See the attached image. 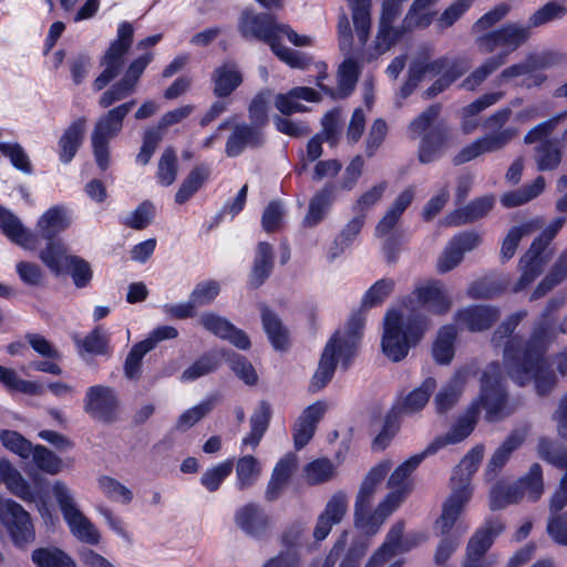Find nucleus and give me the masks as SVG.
I'll return each instance as SVG.
<instances>
[{"mask_svg":"<svg viewBox=\"0 0 567 567\" xmlns=\"http://www.w3.org/2000/svg\"><path fill=\"white\" fill-rule=\"evenodd\" d=\"M564 305V297L549 299L534 322L529 340L526 342L518 337H512L519 322L527 317L526 310L511 315L493 334V342L496 346L508 339L504 348V363L511 379L519 385L535 382L536 391L540 395L548 393L556 384L555 374L545 364L544 353L559 334L555 321Z\"/></svg>","mask_w":567,"mask_h":567,"instance_id":"f257e3e1","label":"nucleus"},{"mask_svg":"<svg viewBox=\"0 0 567 567\" xmlns=\"http://www.w3.org/2000/svg\"><path fill=\"white\" fill-rule=\"evenodd\" d=\"M351 11L354 35L348 16L342 12L339 17L337 30L339 49L344 55L338 78L339 87L348 94L355 86L360 74L359 58L364 56V48L370 39L372 27V0H346Z\"/></svg>","mask_w":567,"mask_h":567,"instance_id":"f03ea898","label":"nucleus"},{"mask_svg":"<svg viewBox=\"0 0 567 567\" xmlns=\"http://www.w3.org/2000/svg\"><path fill=\"white\" fill-rule=\"evenodd\" d=\"M430 328V320L419 311L393 309L386 312L383 321L381 348L392 362L402 361L410 349L415 347Z\"/></svg>","mask_w":567,"mask_h":567,"instance_id":"7ed1b4c3","label":"nucleus"},{"mask_svg":"<svg viewBox=\"0 0 567 567\" xmlns=\"http://www.w3.org/2000/svg\"><path fill=\"white\" fill-rule=\"evenodd\" d=\"M363 326L364 319L361 316H353L344 330L336 331L330 338L311 379L310 390L312 392L320 391L330 382L339 361L343 368L349 367L352 358L357 354Z\"/></svg>","mask_w":567,"mask_h":567,"instance_id":"20e7f679","label":"nucleus"},{"mask_svg":"<svg viewBox=\"0 0 567 567\" xmlns=\"http://www.w3.org/2000/svg\"><path fill=\"white\" fill-rule=\"evenodd\" d=\"M484 456V446L473 447L454 468L451 476V494L443 503L442 514L436 520V527L442 534H447L473 496L472 476L476 473Z\"/></svg>","mask_w":567,"mask_h":567,"instance_id":"39448f33","label":"nucleus"},{"mask_svg":"<svg viewBox=\"0 0 567 567\" xmlns=\"http://www.w3.org/2000/svg\"><path fill=\"white\" fill-rule=\"evenodd\" d=\"M279 24L270 13H255L246 10L241 13L239 30L245 38H255L267 43L274 54L290 68L306 69L310 64V58L278 42Z\"/></svg>","mask_w":567,"mask_h":567,"instance_id":"423d86ee","label":"nucleus"},{"mask_svg":"<svg viewBox=\"0 0 567 567\" xmlns=\"http://www.w3.org/2000/svg\"><path fill=\"white\" fill-rule=\"evenodd\" d=\"M512 110L501 109L488 116L484 122V127L492 131L471 144L463 147L454 157V165H462L485 153L497 152L504 148L517 135V130L511 126L503 127L509 120Z\"/></svg>","mask_w":567,"mask_h":567,"instance_id":"0eeeda50","label":"nucleus"},{"mask_svg":"<svg viewBox=\"0 0 567 567\" xmlns=\"http://www.w3.org/2000/svg\"><path fill=\"white\" fill-rule=\"evenodd\" d=\"M565 224L564 217H558L537 237L529 249L519 259L520 276L513 287L518 292L528 287L544 270L553 258L554 251L549 243Z\"/></svg>","mask_w":567,"mask_h":567,"instance_id":"6e6552de","label":"nucleus"},{"mask_svg":"<svg viewBox=\"0 0 567 567\" xmlns=\"http://www.w3.org/2000/svg\"><path fill=\"white\" fill-rule=\"evenodd\" d=\"M473 403L485 411L488 422H497L514 411L509 405L507 393L503 385V372L498 363L486 367L481 379V392Z\"/></svg>","mask_w":567,"mask_h":567,"instance_id":"1a4fd4ad","label":"nucleus"},{"mask_svg":"<svg viewBox=\"0 0 567 567\" xmlns=\"http://www.w3.org/2000/svg\"><path fill=\"white\" fill-rule=\"evenodd\" d=\"M135 105V100L120 104L99 117L91 134L93 154L97 166L105 171L110 165L109 143L123 128V121Z\"/></svg>","mask_w":567,"mask_h":567,"instance_id":"9d476101","label":"nucleus"},{"mask_svg":"<svg viewBox=\"0 0 567 567\" xmlns=\"http://www.w3.org/2000/svg\"><path fill=\"white\" fill-rule=\"evenodd\" d=\"M565 61V55L558 52L529 54L525 60L504 69L496 78V82L502 85L516 78L525 76L523 84L526 87L540 86L547 76L538 71L560 65Z\"/></svg>","mask_w":567,"mask_h":567,"instance_id":"9b49d317","label":"nucleus"},{"mask_svg":"<svg viewBox=\"0 0 567 567\" xmlns=\"http://www.w3.org/2000/svg\"><path fill=\"white\" fill-rule=\"evenodd\" d=\"M134 29L128 22H122L117 29V35L111 42L109 49L101 59L103 71L93 81L94 91H101L106 87L121 73L124 65V55L130 50L133 42Z\"/></svg>","mask_w":567,"mask_h":567,"instance_id":"f8f14e48","label":"nucleus"},{"mask_svg":"<svg viewBox=\"0 0 567 567\" xmlns=\"http://www.w3.org/2000/svg\"><path fill=\"white\" fill-rule=\"evenodd\" d=\"M53 495L60 506L62 515L71 533L81 542L95 545L100 542V534L94 525L78 508L73 494L63 482H55Z\"/></svg>","mask_w":567,"mask_h":567,"instance_id":"ddd939ff","label":"nucleus"},{"mask_svg":"<svg viewBox=\"0 0 567 567\" xmlns=\"http://www.w3.org/2000/svg\"><path fill=\"white\" fill-rule=\"evenodd\" d=\"M0 522L17 547L24 548L34 542L31 516L19 503L0 497Z\"/></svg>","mask_w":567,"mask_h":567,"instance_id":"4468645a","label":"nucleus"},{"mask_svg":"<svg viewBox=\"0 0 567 567\" xmlns=\"http://www.w3.org/2000/svg\"><path fill=\"white\" fill-rule=\"evenodd\" d=\"M504 528L499 519L486 520L470 538L462 567H492L494 561L486 556V553Z\"/></svg>","mask_w":567,"mask_h":567,"instance_id":"2eb2a0df","label":"nucleus"},{"mask_svg":"<svg viewBox=\"0 0 567 567\" xmlns=\"http://www.w3.org/2000/svg\"><path fill=\"white\" fill-rule=\"evenodd\" d=\"M400 506V495L388 494L379 505L372 509L371 505L354 506L353 524L367 536L375 535L386 518Z\"/></svg>","mask_w":567,"mask_h":567,"instance_id":"dca6fc26","label":"nucleus"},{"mask_svg":"<svg viewBox=\"0 0 567 567\" xmlns=\"http://www.w3.org/2000/svg\"><path fill=\"white\" fill-rule=\"evenodd\" d=\"M118 399L113 388L103 384L89 386L84 399L83 410L92 419L110 423L116 417Z\"/></svg>","mask_w":567,"mask_h":567,"instance_id":"f3484780","label":"nucleus"},{"mask_svg":"<svg viewBox=\"0 0 567 567\" xmlns=\"http://www.w3.org/2000/svg\"><path fill=\"white\" fill-rule=\"evenodd\" d=\"M349 512V495L339 489L330 495L323 511L319 514L312 536L316 542H322L331 533L334 525L342 523Z\"/></svg>","mask_w":567,"mask_h":567,"instance_id":"a211bd4d","label":"nucleus"},{"mask_svg":"<svg viewBox=\"0 0 567 567\" xmlns=\"http://www.w3.org/2000/svg\"><path fill=\"white\" fill-rule=\"evenodd\" d=\"M529 37V28L519 24H505L503 28L486 33L477 39V45L482 53H491L497 48H506V56L515 51Z\"/></svg>","mask_w":567,"mask_h":567,"instance_id":"6ab92c4d","label":"nucleus"},{"mask_svg":"<svg viewBox=\"0 0 567 567\" xmlns=\"http://www.w3.org/2000/svg\"><path fill=\"white\" fill-rule=\"evenodd\" d=\"M481 243L482 237L475 231H465L455 235L439 256L436 270L440 274L451 271L462 262L465 252L474 250Z\"/></svg>","mask_w":567,"mask_h":567,"instance_id":"aec40b11","label":"nucleus"},{"mask_svg":"<svg viewBox=\"0 0 567 567\" xmlns=\"http://www.w3.org/2000/svg\"><path fill=\"white\" fill-rule=\"evenodd\" d=\"M198 322L205 330L220 339L228 340L240 350L250 348V340L245 331L236 328L228 319L215 312L203 313Z\"/></svg>","mask_w":567,"mask_h":567,"instance_id":"412c9836","label":"nucleus"},{"mask_svg":"<svg viewBox=\"0 0 567 567\" xmlns=\"http://www.w3.org/2000/svg\"><path fill=\"white\" fill-rule=\"evenodd\" d=\"M477 417V403H472L464 415L455 422L446 434L436 437L430 445H427L426 453L434 454L450 444H456L465 440L474 430Z\"/></svg>","mask_w":567,"mask_h":567,"instance_id":"4be33fe9","label":"nucleus"},{"mask_svg":"<svg viewBox=\"0 0 567 567\" xmlns=\"http://www.w3.org/2000/svg\"><path fill=\"white\" fill-rule=\"evenodd\" d=\"M446 65V58L431 61L426 52L420 53L409 68L408 80L401 87L400 95L408 97L426 75H437Z\"/></svg>","mask_w":567,"mask_h":567,"instance_id":"5701e85b","label":"nucleus"},{"mask_svg":"<svg viewBox=\"0 0 567 567\" xmlns=\"http://www.w3.org/2000/svg\"><path fill=\"white\" fill-rule=\"evenodd\" d=\"M451 142L452 133L450 127L444 123H437L421 141L419 161L422 164H429L439 159Z\"/></svg>","mask_w":567,"mask_h":567,"instance_id":"b1692460","label":"nucleus"},{"mask_svg":"<svg viewBox=\"0 0 567 567\" xmlns=\"http://www.w3.org/2000/svg\"><path fill=\"white\" fill-rule=\"evenodd\" d=\"M236 526L246 535L260 538L270 526L269 516L256 504H246L238 508L234 516Z\"/></svg>","mask_w":567,"mask_h":567,"instance_id":"393cba45","label":"nucleus"},{"mask_svg":"<svg viewBox=\"0 0 567 567\" xmlns=\"http://www.w3.org/2000/svg\"><path fill=\"white\" fill-rule=\"evenodd\" d=\"M264 143V133L257 126L237 123L227 138L225 153L229 157L240 155L247 147H259Z\"/></svg>","mask_w":567,"mask_h":567,"instance_id":"a878e982","label":"nucleus"},{"mask_svg":"<svg viewBox=\"0 0 567 567\" xmlns=\"http://www.w3.org/2000/svg\"><path fill=\"white\" fill-rule=\"evenodd\" d=\"M499 310L488 306H471L461 309L455 315L458 327L472 332L488 329L499 318Z\"/></svg>","mask_w":567,"mask_h":567,"instance_id":"bb28decb","label":"nucleus"},{"mask_svg":"<svg viewBox=\"0 0 567 567\" xmlns=\"http://www.w3.org/2000/svg\"><path fill=\"white\" fill-rule=\"evenodd\" d=\"M326 410L327 405L322 401H317L303 410L293 427V441L297 449H302L312 439L316 425Z\"/></svg>","mask_w":567,"mask_h":567,"instance_id":"cd10ccee","label":"nucleus"},{"mask_svg":"<svg viewBox=\"0 0 567 567\" xmlns=\"http://www.w3.org/2000/svg\"><path fill=\"white\" fill-rule=\"evenodd\" d=\"M528 433V426H523L511 432L502 445L493 453L487 464L486 476H488V478H493L497 475L509 460L512 453L525 442Z\"/></svg>","mask_w":567,"mask_h":567,"instance_id":"c85d7f7f","label":"nucleus"},{"mask_svg":"<svg viewBox=\"0 0 567 567\" xmlns=\"http://www.w3.org/2000/svg\"><path fill=\"white\" fill-rule=\"evenodd\" d=\"M436 389V380L426 378L420 386L413 389L396 402L394 411L399 415H413L422 411Z\"/></svg>","mask_w":567,"mask_h":567,"instance_id":"c756f323","label":"nucleus"},{"mask_svg":"<svg viewBox=\"0 0 567 567\" xmlns=\"http://www.w3.org/2000/svg\"><path fill=\"white\" fill-rule=\"evenodd\" d=\"M243 80V73L238 64L226 61L212 73L213 92L217 97H227L241 85Z\"/></svg>","mask_w":567,"mask_h":567,"instance_id":"7c9ffc66","label":"nucleus"},{"mask_svg":"<svg viewBox=\"0 0 567 567\" xmlns=\"http://www.w3.org/2000/svg\"><path fill=\"white\" fill-rule=\"evenodd\" d=\"M431 455L426 453V449L420 453L411 456L401 465H399L388 480V487L392 489L389 494H399L400 504L403 502L406 494L411 491L412 485L410 481L411 474L416 470L425 456Z\"/></svg>","mask_w":567,"mask_h":567,"instance_id":"2f4dec72","label":"nucleus"},{"mask_svg":"<svg viewBox=\"0 0 567 567\" xmlns=\"http://www.w3.org/2000/svg\"><path fill=\"white\" fill-rule=\"evenodd\" d=\"M391 466L392 464L390 461H382L368 472L361 482L360 488L355 496L354 506L372 505L374 494L390 471Z\"/></svg>","mask_w":567,"mask_h":567,"instance_id":"473e14b6","label":"nucleus"},{"mask_svg":"<svg viewBox=\"0 0 567 567\" xmlns=\"http://www.w3.org/2000/svg\"><path fill=\"white\" fill-rule=\"evenodd\" d=\"M494 206L492 196H484L471 202L467 206L456 209L445 217V225L458 226L473 223L486 216Z\"/></svg>","mask_w":567,"mask_h":567,"instance_id":"72a5a7b5","label":"nucleus"},{"mask_svg":"<svg viewBox=\"0 0 567 567\" xmlns=\"http://www.w3.org/2000/svg\"><path fill=\"white\" fill-rule=\"evenodd\" d=\"M334 198L336 186L333 184H327L317 192L310 199L309 209L303 218V224L307 227H315L321 223L332 206Z\"/></svg>","mask_w":567,"mask_h":567,"instance_id":"f704fd0d","label":"nucleus"},{"mask_svg":"<svg viewBox=\"0 0 567 567\" xmlns=\"http://www.w3.org/2000/svg\"><path fill=\"white\" fill-rule=\"evenodd\" d=\"M415 293L419 302L426 306L433 313H445L452 306L444 286L437 281L419 287Z\"/></svg>","mask_w":567,"mask_h":567,"instance_id":"c9c22d12","label":"nucleus"},{"mask_svg":"<svg viewBox=\"0 0 567 567\" xmlns=\"http://www.w3.org/2000/svg\"><path fill=\"white\" fill-rule=\"evenodd\" d=\"M71 224L68 210L60 206L48 209L38 220L37 229L41 237L52 240Z\"/></svg>","mask_w":567,"mask_h":567,"instance_id":"e433bc0d","label":"nucleus"},{"mask_svg":"<svg viewBox=\"0 0 567 567\" xmlns=\"http://www.w3.org/2000/svg\"><path fill=\"white\" fill-rule=\"evenodd\" d=\"M0 228L13 243L25 249L34 248V236L23 227L16 215L2 206H0Z\"/></svg>","mask_w":567,"mask_h":567,"instance_id":"4c0bfd02","label":"nucleus"},{"mask_svg":"<svg viewBox=\"0 0 567 567\" xmlns=\"http://www.w3.org/2000/svg\"><path fill=\"white\" fill-rule=\"evenodd\" d=\"M299 100L317 102L319 101V94L313 89L298 86L291 89L286 94H278L275 100V105L278 111L285 115L305 112L307 109L299 102Z\"/></svg>","mask_w":567,"mask_h":567,"instance_id":"58836bf2","label":"nucleus"},{"mask_svg":"<svg viewBox=\"0 0 567 567\" xmlns=\"http://www.w3.org/2000/svg\"><path fill=\"white\" fill-rule=\"evenodd\" d=\"M408 33L403 25L394 27V23L378 22V31L373 41L372 51L367 54V60L371 61L390 51L402 37Z\"/></svg>","mask_w":567,"mask_h":567,"instance_id":"ea45409f","label":"nucleus"},{"mask_svg":"<svg viewBox=\"0 0 567 567\" xmlns=\"http://www.w3.org/2000/svg\"><path fill=\"white\" fill-rule=\"evenodd\" d=\"M85 130V120L78 118L64 131L59 140L60 161L64 164L70 163L80 148Z\"/></svg>","mask_w":567,"mask_h":567,"instance_id":"a19ab883","label":"nucleus"},{"mask_svg":"<svg viewBox=\"0 0 567 567\" xmlns=\"http://www.w3.org/2000/svg\"><path fill=\"white\" fill-rule=\"evenodd\" d=\"M365 221L364 215H358L349 220L332 241L328 250V259L334 260L342 255L357 239Z\"/></svg>","mask_w":567,"mask_h":567,"instance_id":"79ce46f5","label":"nucleus"},{"mask_svg":"<svg viewBox=\"0 0 567 567\" xmlns=\"http://www.w3.org/2000/svg\"><path fill=\"white\" fill-rule=\"evenodd\" d=\"M271 417V408L269 403L262 401L254 411L250 417V432L241 441V446H251L256 449L269 426Z\"/></svg>","mask_w":567,"mask_h":567,"instance_id":"37998d69","label":"nucleus"},{"mask_svg":"<svg viewBox=\"0 0 567 567\" xmlns=\"http://www.w3.org/2000/svg\"><path fill=\"white\" fill-rule=\"evenodd\" d=\"M464 383L465 375L458 372L437 392L434 398V405L437 413L443 414L457 403L462 395Z\"/></svg>","mask_w":567,"mask_h":567,"instance_id":"c03bdc74","label":"nucleus"},{"mask_svg":"<svg viewBox=\"0 0 567 567\" xmlns=\"http://www.w3.org/2000/svg\"><path fill=\"white\" fill-rule=\"evenodd\" d=\"M542 224L539 220L534 219L526 221L519 226L512 227L502 243L501 259L508 261L516 252L519 241L523 237L529 236L534 231L540 229Z\"/></svg>","mask_w":567,"mask_h":567,"instance_id":"a18cd8bd","label":"nucleus"},{"mask_svg":"<svg viewBox=\"0 0 567 567\" xmlns=\"http://www.w3.org/2000/svg\"><path fill=\"white\" fill-rule=\"evenodd\" d=\"M39 257L55 275H60L66 270L74 258V256L68 254V250L62 243L53 240H50L47 247L40 251Z\"/></svg>","mask_w":567,"mask_h":567,"instance_id":"49530a36","label":"nucleus"},{"mask_svg":"<svg viewBox=\"0 0 567 567\" xmlns=\"http://www.w3.org/2000/svg\"><path fill=\"white\" fill-rule=\"evenodd\" d=\"M567 278V249L558 257L549 272L537 285L530 300H536L547 295L551 289Z\"/></svg>","mask_w":567,"mask_h":567,"instance_id":"de8ad7c7","label":"nucleus"},{"mask_svg":"<svg viewBox=\"0 0 567 567\" xmlns=\"http://www.w3.org/2000/svg\"><path fill=\"white\" fill-rule=\"evenodd\" d=\"M261 320L265 332L276 350H285L288 346L289 333L276 313L264 307Z\"/></svg>","mask_w":567,"mask_h":567,"instance_id":"09e8293b","label":"nucleus"},{"mask_svg":"<svg viewBox=\"0 0 567 567\" xmlns=\"http://www.w3.org/2000/svg\"><path fill=\"white\" fill-rule=\"evenodd\" d=\"M456 328L452 324L442 327L434 341L432 353L434 360L440 364H449L454 357V341Z\"/></svg>","mask_w":567,"mask_h":567,"instance_id":"8fccbe9b","label":"nucleus"},{"mask_svg":"<svg viewBox=\"0 0 567 567\" xmlns=\"http://www.w3.org/2000/svg\"><path fill=\"white\" fill-rule=\"evenodd\" d=\"M514 485L522 493V498L526 496L532 502L539 499L544 493L542 466L538 463L532 464L528 472Z\"/></svg>","mask_w":567,"mask_h":567,"instance_id":"3c124183","label":"nucleus"},{"mask_svg":"<svg viewBox=\"0 0 567 567\" xmlns=\"http://www.w3.org/2000/svg\"><path fill=\"white\" fill-rule=\"evenodd\" d=\"M468 68L470 65L465 60L456 59L452 62L447 60L446 68L440 72H443V74L425 91V95L427 97H433L443 92L454 81L461 78Z\"/></svg>","mask_w":567,"mask_h":567,"instance_id":"603ef678","label":"nucleus"},{"mask_svg":"<svg viewBox=\"0 0 567 567\" xmlns=\"http://www.w3.org/2000/svg\"><path fill=\"white\" fill-rule=\"evenodd\" d=\"M534 157L538 171H554L561 163L563 152L556 142L544 140L535 147Z\"/></svg>","mask_w":567,"mask_h":567,"instance_id":"864d4df0","label":"nucleus"},{"mask_svg":"<svg viewBox=\"0 0 567 567\" xmlns=\"http://www.w3.org/2000/svg\"><path fill=\"white\" fill-rule=\"evenodd\" d=\"M271 270L272 248L267 243H259L250 275V285L259 287L270 276Z\"/></svg>","mask_w":567,"mask_h":567,"instance_id":"5fc2aeb1","label":"nucleus"},{"mask_svg":"<svg viewBox=\"0 0 567 567\" xmlns=\"http://www.w3.org/2000/svg\"><path fill=\"white\" fill-rule=\"evenodd\" d=\"M545 184V178L543 176H538L530 185L504 194L501 198V203L507 208L524 205L537 197L544 190Z\"/></svg>","mask_w":567,"mask_h":567,"instance_id":"6e6d98bb","label":"nucleus"},{"mask_svg":"<svg viewBox=\"0 0 567 567\" xmlns=\"http://www.w3.org/2000/svg\"><path fill=\"white\" fill-rule=\"evenodd\" d=\"M537 455L545 462L559 467H567V450L556 441L540 436L536 445Z\"/></svg>","mask_w":567,"mask_h":567,"instance_id":"4d7b16f0","label":"nucleus"},{"mask_svg":"<svg viewBox=\"0 0 567 567\" xmlns=\"http://www.w3.org/2000/svg\"><path fill=\"white\" fill-rule=\"evenodd\" d=\"M506 62V53H499L488 58L482 65L476 68L463 82L462 87L474 91L493 72L499 69Z\"/></svg>","mask_w":567,"mask_h":567,"instance_id":"13d9d810","label":"nucleus"},{"mask_svg":"<svg viewBox=\"0 0 567 567\" xmlns=\"http://www.w3.org/2000/svg\"><path fill=\"white\" fill-rule=\"evenodd\" d=\"M261 474L259 461L252 455H245L237 460L236 476L237 487L246 489L252 486Z\"/></svg>","mask_w":567,"mask_h":567,"instance_id":"bf43d9fd","label":"nucleus"},{"mask_svg":"<svg viewBox=\"0 0 567 567\" xmlns=\"http://www.w3.org/2000/svg\"><path fill=\"white\" fill-rule=\"evenodd\" d=\"M208 176L209 169L205 166H197L192 169L178 188L175 195V202L177 204H184L187 202L196 192H198Z\"/></svg>","mask_w":567,"mask_h":567,"instance_id":"052dcab7","label":"nucleus"},{"mask_svg":"<svg viewBox=\"0 0 567 567\" xmlns=\"http://www.w3.org/2000/svg\"><path fill=\"white\" fill-rule=\"evenodd\" d=\"M38 567H76L74 560L59 548H40L32 553Z\"/></svg>","mask_w":567,"mask_h":567,"instance_id":"680f3d73","label":"nucleus"},{"mask_svg":"<svg viewBox=\"0 0 567 567\" xmlns=\"http://www.w3.org/2000/svg\"><path fill=\"white\" fill-rule=\"evenodd\" d=\"M2 470H4L0 476V481H3L11 493L23 501H30L32 498V493L30 491V486L28 482L23 478L21 473L9 464H2Z\"/></svg>","mask_w":567,"mask_h":567,"instance_id":"e2e57ef3","label":"nucleus"},{"mask_svg":"<svg viewBox=\"0 0 567 567\" xmlns=\"http://www.w3.org/2000/svg\"><path fill=\"white\" fill-rule=\"evenodd\" d=\"M520 499L522 493L513 484L496 483L489 492V507L492 511L504 508L508 504L517 503Z\"/></svg>","mask_w":567,"mask_h":567,"instance_id":"0e129e2a","label":"nucleus"},{"mask_svg":"<svg viewBox=\"0 0 567 567\" xmlns=\"http://www.w3.org/2000/svg\"><path fill=\"white\" fill-rule=\"evenodd\" d=\"M109 341V334L101 327L95 328L84 339H75L79 348L87 353L97 355L111 353Z\"/></svg>","mask_w":567,"mask_h":567,"instance_id":"69168bd1","label":"nucleus"},{"mask_svg":"<svg viewBox=\"0 0 567 567\" xmlns=\"http://www.w3.org/2000/svg\"><path fill=\"white\" fill-rule=\"evenodd\" d=\"M303 474L309 484L317 485L332 480L336 475V470L331 461L319 458L307 464Z\"/></svg>","mask_w":567,"mask_h":567,"instance_id":"338daca9","label":"nucleus"},{"mask_svg":"<svg viewBox=\"0 0 567 567\" xmlns=\"http://www.w3.org/2000/svg\"><path fill=\"white\" fill-rule=\"evenodd\" d=\"M136 86L131 83L126 78H122L116 83L112 84L99 99V105L107 109L116 102H120L135 92Z\"/></svg>","mask_w":567,"mask_h":567,"instance_id":"774afa93","label":"nucleus"}]
</instances>
